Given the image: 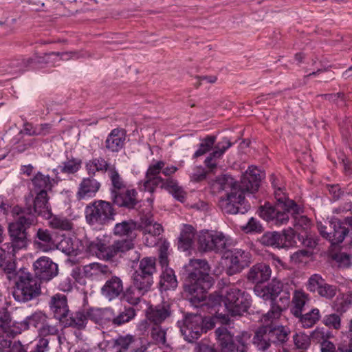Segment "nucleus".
<instances>
[{
	"label": "nucleus",
	"instance_id": "obj_1",
	"mask_svg": "<svg viewBox=\"0 0 352 352\" xmlns=\"http://www.w3.org/2000/svg\"><path fill=\"white\" fill-rule=\"evenodd\" d=\"M187 274L184 289L189 295V300L195 307L204 301L206 292L212 285V278L209 275L210 267L206 260L190 259L184 265Z\"/></svg>",
	"mask_w": 352,
	"mask_h": 352
},
{
	"label": "nucleus",
	"instance_id": "obj_2",
	"mask_svg": "<svg viewBox=\"0 0 352 352\" xmlns=\"http://www.w3.org/2000/svg\"><path fill=\"white\" fill-rule=\"evenodd\" d=\"M271 182L274 189L276 204L274 206L270 204L262 206L260 210V216L272 225L280 226L288 222V212L298 213L300 207L293 200L287 197L278 177L272 175Z\"/></svg>",
	"mask_w": 352,
	"mask_h": 352
},
{
	"label": "nucleus",
	"instance_id": "obj_3",
	"mask_svg": "<svg viewBox=\"0 0 352 352\" xmlns=\"http://www.w3.org/2000/svg\"><path fill=\"white\" fill-rule=\"evenodd\" d=\"M209 298L212 301L214 306L217 304L221 306V302H223L228 314L232 316L242 315L248 311L251 305L249 294L241 292L234 285L225 288L221 296L211 294Z\"/></svg>",
	"mask_w": 352,
	"mask_h": 352
},
{
	"label": "nucleus",
	"instance_id": "obj_4",
	"mask_svg": "<svg viewBox=\"0 0 352 352\" xmlns=\"http://www.w3.org/2000/svg\"><path fill=\"white\" fill-rule=\"evenodd\" d=\"M223 190L230 188L225 197H221L219 205L222 211L228 214L244 213L247 211L245 206V197L242 190L238 188V184L230 175H223L219 179Z\"/></svg>",
	"mask_w": 352,
	"mask_h": 352
},
{
	"label": "nucleus",
	"instance_id": "obj_5",
	"mask_svg": "<svg viewBox=\"0 0 352 352\" xmlns=\"http://www.w3.org/2000/svg\"><path fill=\"white\" fill-rule=\"evenodd\" d=\"M34 220L32 215L20 216L15 222L10 223L8 226L10 243L3 244L0 248H5L11 253L25 249L28 243L26 229L34 223Z\"/></svg>",
	"mask_w": 352,
	"mask_h": 352
},
{
	"label": "nucleus",
	"instance_id": "obj_6",
	"mask_svg": "<svg viewBox=\"0 0 352 352\" xmlns=\"http://www.w3.org/2000/svg\"><path fill=\"white\" fill-rule=\"evenodd\" d=\"M214 333L221 346V352H248L251 338L249 332H240L234 338L227 327L221 325Z\"/></svg>",
	"mask_w": 352,
	"mask_h": 352
},
{
	"label": "nucleus",
	"instance_id": "obj_7",
	"mask_svg": "<svg viewBox=\"0 0 352 352\" xmlns=\"http://www.w3.org/2000/svg\"><path fill=\"white\" fill-rule=\"evenodd\" d=\"M14 282L12 294L16 301L28 302L41 294L40 283L28 270L25 272H19Z\"/></svg>",
	"mask_w": 352,
	"mask_h": 352
},
{
	"label": "nucleus",
	"instance_id": "obj_8",
	"mask_svg": "<svg viewBox=\"0 0 352 352\" xmlns=\"http://www.w3.org/2000/svg\"><path fill=\"white\" fill-rule=\"evenodd\" d=\"M115 212L109 202L96 201L85 208L87 221L91 225H104L113 220Z\"/></svg>",
	"mask_w": 352,
	"mask_h": 352
},
{
	"label": "nucleus",
	"instance_id": "obj_9",
	"mask_svg": "<svg viewBox=\"0 0 352 352\" xmlns=\"http://www.w3.org/2000/svg\"><path fill=\"white\" fill-rule=\"evenodd\" d=\"M170 315V306L167 302L155 306L151 305L146 311V318L140 322L138 329L146 331L148 329V324H163Z\"/></svg>",
	"mask_w": 352,
	"mask_h": 352
},
{
	"label": "nucleus",
	"instance_id": "obj_10",
	"mask_svg": "<svg viewBox=\"0 0 352 352\" xmlns=\"http://www.w3.org/2000/svg\"><path fill=\"white\" fill-rule=\"evenodd\" d=\"M178 324L184 339L189 342L197 340L204 330V318L198 314H188L185 316L182 324H180V322H178Z\"/></svg>",
	"mask_w": 352,
	"mask_h": 352
},
{
	"label": "nucleus",
	"instance_id": "obj_11",
	"mask_svg": "<svg viewBox=\"0 0 352 352\" xmlns=\"http://www.w3.org/2000/svg\"><path fill=\"white\" fill-rule=\"evenodd\" d=\"M138 228L142 232L147 246H154L157 243V236L163 231L162 226L154 221L150 212L141 217Z\"/></svg>",
	"mask_w": 352,
	"mask_h": 352
},
{
	"label": "nucleus",
	"instance_id": "obj_12",
	"mask_svg": "<svg viewBox=\"0 0 352 352\" xmlns=\"http://www.w3.org/2000/svg\"><path fill=\"white\" fill-rule=\"evenodd\" d=\"M252 256L249 252L235 249L226 258V274L229 276L239 273L251 263Z\"/></svg>",
	"mask_w": 352,
	"mask_h": 352
},
{
	"label": "nucleus",
	"instance_id": "obj_13",
	"mask_svg": "<svg viewBox=\"0 0 352 352\" xmlns=\"http://www.w3.org/2000/svg\"><path fill=\"white\" fill-rule=\"evenodd\" d=\"M198 243L203 251L219 252L226 248L227 239L222 232L206 231L200 233Z\"/></svg>",
	"mask_w": 352,
	"mask_h": 352
},
{
	"label": "nucleus",
	"instance_id": "obj_14",
	"mask_svg": "<svg viewBox=\"0 0 352 352\" xmlns=\"http://www.w3.org/2000/svg\"><path fill=\"white\" fill-rule=\"evenodd\" d=\"M164 166L165 163L163 161H157L149 166L146 173L145 180L140 184L141 190L152 193L157 186H164L166 181L162 179L159 174Z\"/></svg>",
	"mask_w": 352,
	"mask_h": 352
},
{
	"label": "nucleus",
	"instance_id": "obj_15",
	"mask_svg": "<svg viewBox=\"0 0 352 352\" xmlns=\"http://www.w3.org/2000/svg\"><path fill=\"white\" fill-rule=\"evenodd\" d=\"M35 277L42 281H49L58 274V265L47 256L38 258L33 264Z\"/></svg>",
	"mask_w": 352,
	"mask_h": 352
},
{
	"label": "nucleus",
	"instance_id": "obj_16",
	"mask_svg": "<svg viewBox=\"0 0 352 352\" xmlns=\"http://www.w3.org/2000/svg\"><path fill=\"white\" fill-rule=\"evenodd\" d=\"M85 245L86 252L100 259L109 261L118 255L115 242L111 245H107L104 241L97 239L95 241H86Z\"/></svg>",
	"mask_w": 352,
	"mask_h": 352
},
{
	"label": "nucleus",
	"instance_id": "obj_17",
	"mask_svg": "<svg viewBox=\"0 0 352 352\" xmlns=\"http://www.w3.org/2000/svg\"><path fill=\"white\" fill-rule=\"evenodd\" d=\"M263 177V174L256 166H249L248 169L242 175L241 179V185H238V188L244 191L254 193L258 190L260 183Z\"/></svg>",
	"mask_w": 352,
	"mask_h": 352
},
{
	"label": "nucleus",
	"instance_id": "obj_18",
	"mask_svg": "<svg viewBox=\"0 0 352 352\" xmlns=\"http://www.w3.org/2000/svg\"><path fill=\"white\" fill-rule=\"evenodd\" d=\"M101 310L91 309L85 314L82 311H77L71 314L66 320V324L70 327L81 329L85 327L87 320L89 318L96 322H102Z\"/></svg>",
	"mask_w": 352,
	"mask_h": 352
},
{
	"label": "nucleus",
	"instance_id": "obj_19",
	"mask_svg": "<svg viewBox=\"0 0 352 352\" xmlns=\"http://www.w3.org/2000/svg\"><path fill=\"white\" fill-rule=\"evenodd\" d=\"M16 253L6 251L5 248H0V268L6 273L10 280H15L18 278L19 272H25L27 269L20 268L16 270V263L13 259Z\"/></svg>",
	"mask_w": 352,
	"mask_h": 352
},
{
	"label": "nucleus",
	"instance_id": "obj_20",
	"mask_svg": "<svg viewBox=\"0 0 352 352\" xmlns=\"http://www.w3.org/2000/svg\"><path fill=\"white\" fill-rule=\"evenodd\" d=\"M113 347L118 352H145L146 350L140 338L131 335L119 336L115 340Z\"/></svg>",
	"mask_w": 352,
	"mask_h": 352
},
{
	"label": "nucleus",
	"instance_id": "obj_21",
	"mask_svg": "<svg viewBox=\"0 0 352 352\" xmlns=\"http://www.w3.org/2000/svg\"><path fill=\"white\" fill-rule=\"evenodd\" d=\"M233 145V143L228 138H223L220 141L214 143L213 151L204 161L205 166L210 172L217 166V160L221 159L226 151Z\"/></svg>",
	"mask_w": 352,
	"mask_h": 352
},
{
	"label": "nucleus",
	"instance_id": "obj_22",
	"mask_svg": "<svg viewBox=\"0 0 352 352\" xmlns=\"http://www.w3.org/2000/svg\"><path fill=\"white\" fill-rule=\"evenodd\" d=\"M85 241H80L77 239H72L70 237H64L56 244L55 249L70 256H76L82 254L86 251Z\"/></svg>",
	"mask_w": 352,
	"mask_h": 352
},
{
	"label": "nucleus",
	"instance_id": "obj_23",
	"mask_svg": "<svg viewBox=\"0 0 352 352\" xmlns=\"http://www.w3.org/2000/svg\"><path fill=\"white\" fill-rule=\"evenodd\" d=\"M21 333V329L12 321L7 309L0 306V339L4 337L14 338Z\"/></svg>",
	"mask_w": 352,
	"mask_h": 352
},
{
	"label": "nucleus",
	"instance_id": "obj_24",
	"mask_svg": "<svg viewBox=\"0 0 352 352\" xmlns=\"http://www.w3.org/2000/svg\"><path fill=\"white\" fill-rule=\"evenodd\" d=\"M100 183L89 175L80 182L76 197L78 199H85L94 197L100 188Z\"/></svg>",
	"mask_w": 352,
	"mask_h": 352
},
{
	"label": "nucleus",
	"instance_id": "obj_25",
	"mask_svg": "<svg viewBox=\"0 0 352 352\" xmlns=\"http://www.w3.org/2000/svg\"><path fill=\"white\" fill-rule=\"evenodd\" d=\"M122 292V281L116 276L108 279L101 288V294L109 301L118 298Z\"/></svg>",
	"mask_w": 352,
	"mask_h": 352
},
{
	"label": "nucleus",
	"instance_id": "obj_26",
	"mask_svg": "<svg viewBox=\"0 0 352 352\" xmlns=\"http://www.w3.org/2000/svg\"><path fill=\"white\" fill-rule=\"evenodd\" d=\"M34 245L37 250L47 252L55 250L56 243L50 230L39 228L36 233Z\"/></svg>",
	"mask_w": 352,
	"mask_h": 352
},
{
	"label": "nucleus",
	"instance_id": "obj_27",
	"mask_svg": "<svg viewBox=\"0 0 352 352\" xmlns=\"http://www.w3.org/2000/svg\"><path fill=\"white\" fill-rule=\"evenodd\" d=\"M137 192L134 189H124L118 193L113 192L111 201L119 207L133 208L137 204Z\"/></svg>",
	"mask_w": 352,
	"mask_h": 352
},
{
	"label": "nucleus",
	"instance_id": "obj_28",
	"mask_svg": "<svg viewBox=\"0 0 352 352\" xmlns=\"http://www.w3.org/2000/svg\"><path fill=\"white\" fill-rule=\"evenodd\" d=\"M50 307L54 318L62 321L69 313L67 298L65 295L57 294L51 298Z\"/></svg>",
	"mask_w": 352,
	"mask_h": 352
},
{
	"label": "nucleus",
	"instance_id": "obj_29",
	"mask_svg": "<svg viewBox=\"0 0 352 352\" xmlns=\"http://www.w3.org/2000/svg\"><path fill=\"white\" fill-rule=\"evenodd\" d=\"M33 210L34 213L45 219L52 217V208L49 202L47 193L42 192L35 194L33 201Z\"/></svg>",
	"mask_w": 352,
	"mask_h": 352
},
{
	"label": "nucleus",
	"instance_id": "obj_30",
	"mask_svg": "<svg viewBox=\"0 0 352 352\" xmlns=\"http://www.w3.org/2000/svg\"><path fill=\"white\" fill-rule=\"evenodd\" d=\"M135 315V310L131 307L124 308L118 316H114L111 309H106L102 311H101V316L112 321V323L117 326L128 322L134 318Z\"/></svg>",
	"mask_w": 352,
	"mask_h": 352
},
{
	"label": "nucleus",
	"instance_id": "obj_31",
	"mask_svg": "<svg viewBox=\"0 0 352 352\" xmlns=\"http://www.w3.org/2000/svg\"><path fill=\"white\" fill-rule=\"evenodd\" d=\"M126 133L123 129H113L107 138L105 147L109 151L118 152L124 144Z\"/></svg>",
	"mask_w": 352,
	"mask_h": 352
},
{
	"label": "nucleus",
	"instance_id": "obj_32",
	"mask_svg": "<svg viewBox=\"0 0 352 352\" xmlns=\"http://www.w3.org/2000/svg\"><path fill=\"white\" fill-rule=\"evenodd\" d=\"M272 271L268 265L258 263L250 270L248 278L252 282L258 284L269 280Z\"/></svg>",
	"mask_w": 352,
	"mask_h": 352
},
{
	"label": "nucleus",
	"instance_id": "obj_33",
	"mask_svg": "<svg viewBox=\"0 0 352 352\" xmlns=\"http://www.w3.org/2000/svg\"><path fill=\"white\" fill-rule=\"evenodd\" d=\"M32 193L37 194L51 190L52 188V180L47 175H45L41 173H37L32 179Z\"/></svg>",
	"mask_w": 352,
	"mask_h": 352
},
{
	"label": "nucleus",
	"instance_id": "obj_34",
	"mask_svg": "<svg viewBox=\"0 0 352 352\" xmlns=\"http://www.w3.org/2000/svg\"><path fill=\"white\" fill-rule=\"evenodd\" d=\"M253 344L258 350L266 351L272 344L271 337L268 331V327L259 328L255 333L253 338Z\"/></svg>",
	"mask_w": 352,
	"mask_h": 352
},
{
	"label": "nucleus",
	"instance_id": "obj_35",
	"mask_svg": "<svg viewBox=\"0 0 352 352\" xmlns=\"http://www.w3.org/2000/svg\"><path fill=\"white\" fill-rule=\"evenodd\" d=\"M309 300V295L302 290H295L292 300V306L290 311L295 317L300 316L304 307Z\"/></svg>",
	"mask_w": 352,
	"mask_h": 352
},
{
	"label": "nucleus",
	"instance_id": "obj_36",
	"mask_svg": "<svg viewBox=\"0 0 352 352\" xmlns=\"http://www.w3.org/2000/svg\"><path fill=\"white\" fill-rule=\"evenodd\" d=\"M82 274L86 278H95L102 274H110L111 271L107 265L98 263H92L83 266Z\"/></svg>",
	"mask_w": 352,
	"mask_h": 352
},
{
	"label": "nucleus",
	"instance_id": "obj_37",
	"mask_svg": "<svg viewBox=\"0 0 352 352\" xmlns=\"http://www.w3.org/2000/svg\"><path fill=\"white\" fill-rule=\"evenodd\" d=\"M138 228L137 223L133 221H124L121 223H116L113 233L120 236H129L131 238H135V234L134 232Z\"/></svg>",
	"mask_w": 352,
	"mask_h": 352
},
{
	"label": "nucleus",
	"instance_id": "obj_38",
	"mask_svg": "<svg viewBox=\"0 0 352 352\" xmlns=\"http://www.w3.org/2000/svg\"><path fill=\"white\" fill-rule=\"evenodd\" d=\"M195 238V230L192 226L185 225L182 230L179 240V249L182 251L188 250L192 245Z\"/></svg>",
	"mask_w": 352,
	"mask_h": 352
},
{
	"label": "nucleus",
	"instance_id": "obj_39",
	"mask_svg": "<svg viewBox=\"0 0 352 352\" xmlns=\"http://www.w3.org/2000/svg\"><path fill=\"white\" fill-rule=\"evenodd\" d=\"M33 60L31 58L26 59H17L11 61L5 71L11 75H18L23 73L26 69L32 65Z\"/></svg>",
	"mask_w": 352,
	"mask_h": 352
},
{
	"label": "nucleus",
	"instance_id": "obj_40",
	"mask_svg": "<svg viewBox=\"0 0 352 352\" xmlns=\"http://www.w3.org/2000/svg\"><path fill=\"white\" fill-rule=\"evenodd\" d=\"M287 236H283L278 232H267L261 238V242L267 246H274L276 248H282L285 244V240Z\"/></svg>",
	"mask_w": 352,
	"mask_h": 352
},
{
	"label": "nucleus",
	"instance_id": "obj_41",
	"mask_svg": "<svg viewBox=\"0 0 352 352\" xmlns=\"http://www.w3.org/2000/svg\"><path fill=\"white\" fill-rule=\"evenodd\" d=\"M270 336L272 344L279 345L285 343L288 340L289 330L284 326H278L274 328L268 327Z\"/></svg>",
	"mask_w": 352,
	"mask_h": 352
},
{
	"label": "nucleus",
	"instance_id": "obj_42",
	"mask_svg": "<svg viewBox=\"0 0 352 352\" xmlns=\"http://www.w3.org/2000/svg\"><path fill=\"white\" fill-rule=\"evenodd\" d=\"M298 322L303 328L312 327L321 318L320 310L318 308H314L310 311L296 316Z\"/></svg>",
	"mask_w": 352,
	"mask_h": 352
},
{
	"label": "nucleus",
	"instance_id": "obj_43",
	"mask_svg": "<svg viewBox=\"0 0 352 352\" xmlns=\"http://www.w3.org/2000/svg\"><path fill=\"white\" fill-rule=\"evenodd\" d=\"M133 285L144 293L148 292L153 284V276H146L135 272L133 276Z\"/></svg>",
	"mask_w": 352,
	"mask_h": 352
},
{
	"label": "nucleus",
	"instance_id": "obj_44",
	"mask_svg": "<svg viewBox=\"0 0 352 352\" xmlns=\"http://www.w3.org/2000/svg\"><path fill=\"white\" fill-rule=\"evenodd\" d=\"M162 188L166 189L174 198L180 202H184L186 198V192L178 185L177 181L173 179H168Z\"/></svg>",
	"mask_w": 352,
	"mask_h": 352
},
{
	"label": "nucleus",
	"instance_id": "obj_45",
	"mask_svg": "<svg viewBox=\"0 0 352 352\" xmlns=\"http://www.w3.org/2000/svg\"><path fill=\"white\" fill-rule=\"evenodd\" d=\"M112 188H111V198L113 197V192L118 193L126 188V184L114 166L109 168L108 172Z\"/></svg>",
	"mask_w": 352,
	"mask_h": 352
},
{
	"label": "nucleus",
	"instance_id": "obj_46",
	"mask_svg": "<svg viewBox=\"0 0 352 352\" xmlns=\"http://www.w3.org/2000/svg\"><path fill=\"white\" fill-rule=\"evenodd\" d=\"M10 338L4 337L0 339V346L3 352H27V349L20 341H12Z\"/></svg>",
	"mask_w": 352,
	"mask_h": 352
},
{
	"label": "nucleus",
	"instance_id": "obj_47",
	"mask_svg": "<svg viewBox=\"0 0 352 352\" xmlns=\"http://www.w3.org/2000/svg\"><path fill=\"white\" fill-rule=\"evenodd\" d=\"M166 330L167 328L162 324H148V329L146 331H150L151 336L156 344H164Z\"/></svg>",
	"mask_w": 352,
	"mask_h": 352
},
{
	"label": "nucleus",
	"instance_id": "obj_48",
	"mask_svg": "<svg viewBox=\"0 0 352 352\" xmlns=\"http://www.w3.org/2000/svg\"><path fill=\"white\" fill-rule=\"evenodd\" d=\"M107 161L102 158H95L90 160L86 164V168L89 175H94L97 171H109V168H112Z\"/></svg>",
	"mask_w": 352,
	"mask_h": 352
},
{
	"label": "nucleus",
	"instance_id": "obj_49",
	"mask_svg": "<svg viewBox=\"0 0 352 352\" xmlns=\"http://www.w3.org/2000/svg\"><path fill=\"white\" fill-rule=\"evenodd\" d=\"M161 276V284L164 289H175L177 286V281L174 271L168 268V265L164 267Z\"/></svg>",
	"mask_w": 352,
	"mask_h": 352
},
{
	"label": "nucleus",
	"instance_id": "obj_50",
	"mask_svg": "<svg viewBox=\"0 0 352 352\" xmlns=\"http://www.w3.org/2000/svg\"><path fill=\"white\" fill-rule=\"evenodd\" d=\"M333 226H336V229H333V234L331 235V237H333V245H338L344 241L349 230L348 228L344 226L343 223L336 218H334Z\"/></svg>",
	"mask_w": 352,
	"mask_h": 352
},
{
	"label": "nucleus",
	"instance_id": "obj_51",
	"mask_svg": "<svg viewBox=\"0 0 352 352\" xmlns=\"http://www.w3.org/2000/svg\"><path fill=\"white\" fill-rule=\"evenodd\" d=\"M215 142L216 137L212 135H208L201 140V143L199 145V148L195 152L193 157H198L207 153L213 148Z\"/></svg>",
	"mask_w": 352,
	"mask_h": 352
},
{
	"label": "nucleus",
	"instance_id": "obj_52",
	"mask_svg": "<svg viewBox=\"0 0 352 352\" xmlns=\"http://www.w3.org/2000/svg\"><path fill=\"white\" fill-rule=\"evenodd\" d=\"M81 162L77 159L67 160L59 166L57 168L54 169V173H58L60 170L62 173L67 174H73L76 173L80 168Z\"/></svg>",
	"mask_w": 352,
	"mask_h": 352
},
{
	"label": "nucleus",
	"instance_id": "obj_53",
	"mask_svg": "<svg viewBox=\"0 0 352 352\" xmlns=\"http://www.w3.org/2000/svg\"><path fill=\"white\" fill-rule=\"evenodd\" d=\"M33 60L32 65L47 64L55 65L59 62V52H50L45 54L43 56H35L31 58Z\"/></svg>",
	"mask_w": 352,
	"mask_h": 352
},
{
	"label": "nucleus",
	"instance_id": "obj_54",
	"mask_svg": "<svg viewBox=\"0 0 352 352\" xmlns=\"http://www.w3.org/2000/svg\"><path fill=\"white\" fill-rule=\"evenodd\" d=\"M136 272L146 276H153L155 272V260L151 257H146L140 261L139 269Z\"/></svg>",
	"mask_w": 352,
	"mask_h": 352
},
{
	"label": "nucleus",
	"instance_id": "obj_55",
	"mask_svg": "<svg viewBox=\"0 0 352 352\" xmlns=\"http://www.w3.org/2000/svg\"><path fill=\"white\" fill-rule=\"evenodd\" d=\"M49 220L50 226L52 228L62 230H69L72 228V223L65 217L52 214Z\"/></svg>",
	"mask_w": 352,
	"mask_h": 352
},
{
	"label": "nucleus",
	"instance_id": "obj_56",
	"mask_svg": "<svg viewBox=\"0 0 352 352\" xmlns=\"http://www.w3.org/2000/svg\"><path fill=\"white\" fill-rule=\"evenodd\" d=\"M219 310L218 309L215 316L212 318H205L204 319V332H206L208 329H210L214 327L216 321L220 322L222 324H228L230 319L228 314H223L222 313H219Z\"/></svg>",
	"mask_w": 352,
	"mask_h": 352
},
{
	"label": "nucleus",
	"instance_id": "obj_57",
	"mask_svg": "<svg viewBox=\"0 0 352 352\" xmlns=\"http://www.w3.org/2000/svg\"><path fill=\"white\" fill-rule=\"evenodd\" d=\"M144 294L145 293L133 285L126 291L124 297L129 304L136 305L140 302L141 298Z\"/></svg>",
	"mask_w": 352,
	"mask_h": 352
},
{
	"label": "nucleus",
	"instance_id": "obj_58",
	"mask_svg": "<svg viewBox=\"0 0 352 352\" xmlns=\"http://www.w3.org/2000/svg\"><path fill=\"white\" fill-rule=\"evenodd\" d=\"M333 223L334 218L331 219L330 221L327 222H325L324 225L322 224L321 223L318 224V228L320 234L322 236V237L329 241L332 245L333 237L331 236H332L331 235L333 234V229H336V226H333Z\"/></svg>",
	"mask_w": 352,
	"mask_h": 352
},
{
	"label": "nucleus",
	"instance_id": "obj_59",
	"mask_svg": "<svg viewBox=\"0 0 352 352\" xmlns=\"http://www.w3.org/2000/svg\"><path fill=\"white\" fill-rule=\"evenodd\" d=\"M46 319V316L41 311H36L28 316L24 320L25 328L30 327H37L39 324L43 323Z\"/></svg>",
	"mask_w": 352,
	"mask_h": 352
},
{
	"label": "nucleus",
	"instance_id": "obj_60",
	"mask_svg": "<svg viewBox=\"0 0 352 352\" xmlns=\"http://www.w3.org/2000/svg\"><path fill=\"white\" fill-rule=\"evenodd\" d=\"M325 280L319 274H315L311 276L307 283V288L311 292H318Z\"/></svg>",
	"mask_w": 352,
	"mask_h": 352
},
{
	"label": "nucleus",
	"instance_id": "obj_61",
	"mask_svg": "<svg viewBox=\"0 0 352 352\" xmlns=\"http://www.w3.org/2000/svg\"><path fill=\"white\" fill-rule=\"evenodd\" d=\"M322 323L329 328L339 329L341 327V319L337 314H327L323 317Z\"/></svg>",
	"mask_w": 352,
	"mask_h": 352
},
{
	"label": "nucleus",
	"instance_id": "obj_62",
	"mask_svg": "<svg viewBox=\"0 0 352 352\" xmlns=\"http://www.w3.org/2000/svg\"><path fill=\"white\" fill-rule=\"evenodd\" d=\"M116 248L118 254L121 257H124L129 250L133 248L134 243L131 240H118L115 241Z\"/></svg>",
	"mask_w": 352,
	"mask_h": 352
},
{
	"label": "nucleus",
	"instance_id": "obj_63",
	"mask_svg": "<svg viewBox=\"0 0 352 352\" xmlns=\"http://www.w3.org/2000/svg\"><path fill=\"white\" fill-rule=\"evenodd\" d=\"M302 212V209L300 208V210L298 213L293 214L292 212H288V216L289 217V215H291L294 219V226H299L303 229H306L309 227L310 221L307 217L304 215H300Z\"/></svg>",
	"mask_w": 352,
	"mask_h": 352
},
{
	"label": "nucleus",
	"instance_id": "obj_64",
	"mask_svg": "<svg viewBox=\"0 0 352 352\" xmlns=\"http://www.w3.org/2000/svg\"><path fill=\"white\" fill-rule=\"evenodd\" d=\"M282 312V308L276 304L272 303L270 310L263 316L262 320L268 322L272 320L280 317Z\"/></svg>",
	"mask_w": 352,
	"mask_h": 352
}]
</instances>
